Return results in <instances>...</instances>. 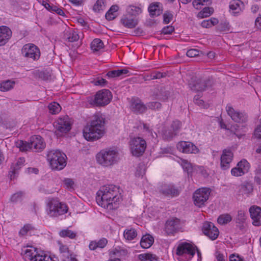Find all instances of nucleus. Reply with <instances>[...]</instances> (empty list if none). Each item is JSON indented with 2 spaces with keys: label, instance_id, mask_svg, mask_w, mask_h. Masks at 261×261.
I'll use <instances>...</instances> for the list:
<instances>
[{
  "label": "nucleus",
  "instance_id": "f257e3e1",
  "mask_svg": "<svg viewBox=\"0 0 261 261\" xmlns=\"http://www.w3.org/2000/svg\"><path fill=\"white\" fill-rule=\"evenodd\" d=\"M121 198L119 187L114 185L102 186L97 192V203L108 210L117 208Z\"/></svg>",
  "mask_w": 261,
  "mask_h": 261
},
{
  "label": "nucleus",
  "instance_id": "f03ea898",
  "mask_svg": "<svg viewBox=\"0 0 261 261\" xmlns=\"http://www.w3.org/2000/svg\"><path fill=\"white\" fill-rule=\"evenodd\" d=\"M106 119L102 114L94 115L89 124L83 130L85 139L93 141L101 138L105 133Z\"/></svg>",
  "mask_w": 261,
  "mask_h": 261
},
{
  "label": "nucleus",
  "instance_id": "7ed1b4c3",
  "mask_svg": "<svg viewBox=\"0 0 261 261\" xmlns=\"http://www.w3.org/2000/svg\"><path fill=\"white\" fill-rule=\"evenodd\" d=\"M97 163L103 167H110L117 164L119 160V152L116 149L101 150L97 154Z\"/></svg>",
  "mask_w": 261,
  "mask_h": 261
},
{
  "label": "nucleus",
  "instance_id": "20e7f679",
  "mask_svg": "<svg viewBox=\"0 0 261 261\" xmlns=\"http://www.w3.org/2000/svg\"><path fill=\"white\" fill-rule=\"evenodd\" d=\"M15 146L21 151L31 149L35 152H40L45 148V143L41 136L37 135L31 137L30 143L18 140L16 142Z\"/></svg>",
  "mask_w": 261,
  "mask_h": 261
},
{
  "label": "nucleus",
  "instance_id": "39448f33",
  "mask_svg": "<svg viewBox=\"0 0 261 261\" xmlns=\"http://www.w3.org/2000/svg\"><path fill=\"white\" fill-rule=\"evenodd\" d=\"M66 154L59 150L49 151L47 154V159L53 169L61 170L66 165Z\"/></svg>",
  "mask_w": 261,
  "mask_h": 261
},
{
  "label": "nucleus",
  "instance_id": "423d86ee",
  "mask_svg": "<svg viewBox=\"0 0 261 261\" xmlns=\"http://www.w3.org/2000/svg\"><path fill=\"white\" fill-rule=\"evenodd\" d=\"M67 211V205L56 199H52L47 203L46 212L50 217H58L66 213Z\"/></svg>",
  "mask_w": 261,
  "mask_h": 261
},
{
  "label": "nucleus",
  "instance_id": "0eeeda50",
  "mask_svg": "<svg viewBox=\"0 0 261 261\" xmlns=\"http://www.w3.org/2000/svg\"><path fill=\"white\" fill-rule=\"evenodd\" d=\"M112 98V95L110 90L103 89L98 91L94 98H91L89 103L95 107H104L108 105Z\"/></svg>",
  "mask_w": 261,
  "mask_h": 261
},
{
  "label": "nucleus",
  "instance_id": "6e6552de",
  "mask_svg": "<svg viewBox=\"0 0 261 261\" xmlns=\"http://www.w3.org/2000/svg\"><path fill=\"white\" fill-rule=\"evenodd\" d=\"M129 146L133 155L139 156L144 152L146 148V142L141 137H135L130 140Z\"/></svg>",
  "mask_w": 261,
  "mask_h": 261
},
{
  "label": "nucleus",
  "instance_id": "1a4fd4ad",
  "mask_svg": "<svg viewBox=\"0 0 261 261\" xmlns=\"http://www.w3.org/2000/svg\"><path fill=\"white\" fill-rule=\"evenodd\" d=\"M211 190L209 188H202L197 190L194 193L193 198L195 205L201 207L208 199Z\"/></svg>",
  "mask_w": 261,
  "mask_h": 261
},
{
  "label": "nucleus",
  "instance_id": "9d476101",
  "mask_svg": "<svg viewBox=\"0 0 261 261\" xmlns=\"http://www.w3.org/2000/svg\"><path fill=\"white\" fill-rule=\"evenodd\" d=\"M23 57L34 61L37 60L40 57L39 49L33 44H27L21 49Z\"/></svg>",
  "mask_w": 261,
  "mask_h": 261
},
{
  "label": "nucleus",
  "instance_id": "9b49d317",
  "mask_svg": "<svg viewBox=\"0 0 261 261\" xmlns=\"http://www.w3.org/2000/svg\"><path fill=\"white\" fill-rule=\"evenodd\" d=\"M196 79V77L192 78L189 84L190 88L193 91H202L211 85L212 82L209 79Z\"/></svg>",
  "mask_w": 261,
  "mask_h": 261
},
{
  "label": "nucleus",
  "instance_id": "f8f14e48",
  "mask_svg": "<svg viewBox=\"0 0 261 261\" xmlns=\"http://www.w3.org/2000/svg\"><path fill=\"white\" fill-rule=\"evenodd\" d=\"M227 114L231 119L237 123H245L248 120V116L244 112L235 110L231 106L227 105L226 107Z\"/></svg>",
  "mask_w": 261,
  "mask_h": 261
},
{
  "label": "nucleus",
  "instance_id": "ddd939ff",
  "mask_svg": "<svg viewBox=\"0 0 261 261\" xmlns=\"http://www.w3.org/2000/svg\"><path fill=\"white\" fill-rule=\"evenodd\" d=\"M195 253V248L190 243L184 242L179 244L176 249V254L179 256L191 258Z\"/></svg>",
  "mask_w": 261,
  "mask_h": 261
},
{
  "label": "nucleus",
  "instance_id": "4468645a",
  "mask_svg": "<svg viewBox=\"0 0 261 261\" xmlns=\"http://www.w3.org/2000/svg\"><path fill=\"white\" fill-rule=\"evenodd\" d=\"M159 192L164 196L174 197L178 196L180 192L179 189L172 184H164L159 189Z\"/></svg>",
  "mask_w": 261,
  "mask_h": 261
},
{
  "label": "nucleus",
  "instance_id": "2eb2a0df",
  "mask_svg": "<svg viewBox=\"0 0 261 261\" xmlns=\"http://www.w3.org/2000/svg\"><path fill=\"white\" fill-rule=\"evenodd\" d=\"M203 233L212 240H216L219 234L218 229L212 222H206L202 226Z\"/></svg>",
  "mask_w": 261,
  "mask_h": 261
},
{
  "label": "nucleus",
  "instance_id": "dca6fc26",
  "mask_svg": "<svg viewBox=\"0 0 261 261\" xmlns=\"http://www.w3.org/2000/svg\"><path fill=\"white\" fill-rule=\"evenodd\" d=\"M177 149L185 153H197L199 149L193 143L189 141H180L177 144Z\"/></svg>",
  "mask_w": 261,
  "mask_h": 261
},
{
  "label": "nucleus",
  "instance_id": "f3484780",
  "mask_svg": "<svg viewBox=\"0 0 261 261\" xmlns=\"http://www.w3.org/2000/svg\"><path fill=\"white\" fill-rule=\"evenodd\" d=\"M57 129L63 133H66L71 129V123L69 118L66 116L59 118L55 123Z\"/></svg>",
  "mask_w": 261,
  "mask_h": 261
},
{
  "label": "nucleus",
  "instance_id": "a211bd4d",
  "mask_svg": "<svg viewBox=\"0 0 261 261\" xmlns=\"http://www.w3.org/2000/svg\"><path fill=\"white\" fill-rule=\"evenodd\" d=\"M233 154L230 149H224L221 156V167L223 170H226L230 167V163L232 160Z\"/></svg>",
  "mask_w": 261,
  "mask_h": 261
},
{
  "label": "nucleus",
  "instance_id": "6ab92c4d",
  "mask_svg": "<svg viewBox=\"0 0 261 261\" xmlns=\"http://www.w3.org/2000/svg\"><path fill=\"white\" fill-rule=\"evenodd\" d=\"M252 224L256 226L261 225V208L257 206L253 205L249 208Z\"/></svg>",
  "mask_w": 261,
  "mask_h": 261
},
{
  "label": "nucleus",
  "instance_id": "aec40b11",
  "mask_svg": "<svg viewBox=\"0 0 261 261\" xmlns=\"http://www.w3.org/2000/svg\"><path fill=\"white\" fill-rule=\"evenodd\" d=\"M12 32L11 29L5 25L0 26V46L5 45L11 38Z\"/></svg>",
  "mask_w": 261,
  "mask_h": 261
},
{
  "label": "nucleus",
  "instance_id": "412c9836",
  "mask_svg": "<svg viewBox=\"0 0 261 261\" xmlns=\"http://www.w3.org/2000/svg\"><path fill=\"white\" fill-rule=\"evenodd\" d=\"M179 228L180 220L178 219H172L166 222L165 230L168 234L173 233Z\"/></svg>",
  "mask_w": 261,
  "mask_h": 261
},
{
  "label": "nucleus",
  "instance_id": "4be33fe9",
  "mask_svg": "<svg viewBox=\"0 0 261 261\" xmlns=\"http://www.w3.org/2000/svg\"><path fill=\"white\" fill-rule=\"evenodd\" d=\"M131 110L136 114H141L144 112L147 107L140 99H135L132 101L130 105Z\"/></svg>",
  "mask_w": 261,
  "mask_h": 261
},
{
  "label": "nucleus",
  "instance_id": "5701e85b",
  "mask_svg": "<svg viewBox=\"0 0 261 261\" xmlns=\"http://www.w3.org/2000/svg\"><path fill=\"white\" fill-rule=\"evenodd\" d=\"M244 3L240 0H234L229 4L230 11L233 15H237L244 9Z\"/></svg>",
  "mask_w": 261,
  "mask_h": 261
},
{
  "label": "nucleus",
  "instance_id": "b1692460",
  "mask_svg": "<svg viewBox=\"0 0 261 261\" xmlns=\"http://www.w3.org/2000/svg\"><path fill=\"white\" fill-rule=\"evenodd\" d=\"M79 38L78 34L72 29L68 28L64 32L63 38L68 42L77 41Z\"/></svg>",
  "mask_w": 261,
  "mask_h": 261
},
{
  "label": "nucleus",
  "instance_id": "393cba45",
  "mask_svg": "<svg viewBox=\"0 0 261 261\" xmlns=\"http://www.w3.org/2000/svg\"><path fill=\"white\" fill-rule=\"evenodd\" d=\"M252 184L248 182H245L239 187V190L238 193L240 195L246 196L248 197L252 192Z\"/></svg>",
  "mask_w": 261,
  "mask_h": 261
},
{
  "label": "nucleus",
  "instance_id": "a878e982",
  "mask_svg": "<svg viewBox=\"0 0 261 261\" xmlns=\"http://www.w3.org/2000/svg\"><path fill=\"white\" fill-rule=\"evenodd\" d=\"M24 257L26 260L32 261L35 256L39 253L36 248L32 246L27 247L23 250Z\"/></svg>",
  "mask_w": 261,
  "mask_h": 261
},
{
  "label": "nucleus",
  "instance_id": "bb28decb",
  "mask_svg": "<svg viewBox=\"0 0 261 261\" xmlns=\"http://www.w3.org/2000/svg\"><path fill=\"white\" fill-rule=\"evenodd\" d=\"M120 21L125 27L129 29H133L135 28L138 23L137 19L128 18L125 16H124L122 17Z\"/></svg>",
  "mask_w": 261,
  "mask_h": 261
},
{
  "label": "nucleus",
  "instance_id": "cd10ccee",
  "mask_svg": "<svg viewBox=\"0 0 261 261\" xmlns=\"http://www.w3.org/2000/svg\"><path fill=\"white\" fill-rule=\"evenodd\" d=\"M154 242L153 238L149 234L143 236L140 241L141 246L143 248H149Z\"/></svg>",
  "mask_w": 261,
  "mask_h": 261
},
{
  "label": "nucleus",
  "instance_id": "c85d7f7f",
  "mask_svg": "<svg viewBox=\"0 0 261 261\" xmlns=\"http://www.w3.org/2000/svg\"><path fill=\"white\" fill-rule=\"evenodd\" d=\"M148 11L152 16H159L162 13V10L160 8V3H156L151 4L148 7Z\"/></svg>",
  "mask_w": 261,
  "mask_h": 261
},
{
  "label": "nucleus",
  "instance_id": "c756f323",
  "mask_svg": "<svg viewBox=\"0 0 261 261\" xmlns=\"http://www.w3.org/2000/svg\"><path fill=\"white\" fill-rule=\"evenodd\" d=\"M219 124L221 128L225 129H230L231 132L235 134L238 138H241L244 134L239 133L238 131L239 126L237 124L232 125L230 128L227 127V125L225 123L221 120L219 122Z\"/></svg>",
  "mask_w": 261,
  "mask_h": 261
},
{
  "label": "nucleus",
  "instance_id": "7c9ffc66",
  "mask_svg": "<svg viewBox=\"0 0 261 261\" xmlns=\"http://www.w3.org/2000/svg\"><path fill=\"white\" fill-rule=\"evenodd\" d=\"M15 82L14 81L6 80L0 83V90L3 92L9 91L13 88Z\"/></svg>",
  "mask_w": 261,
  "mask_h": 261
},
{
  "label": "nucleus",
  "instance_id": "2f4dec72",
  "mask_svg": "<svg viewBox=\"0 0 261 261\" xmlns=\"http://www.w3.org/2000/svg\"><path fill=\"white\" fill-rule=\"evenodd\" d=\"M103 47V42L98 38L94 39L91 43V48L94 52L100 50Z\"/></svg>",
  "mask_w": 261,
  "mask_h": 261
},
{
  "label": "nucleus",
  "instance_id": "473e14b6",
  "mask_svg": "<svg viewBox=\"0 0 261 261\" xmlns=\"http://www.w3.org/2000/svg\"><path fill=\"white\" fill-rule=\"evenodd\" d=\"M118 10V6L117 5L112 6L110 10L106 14V18L108 20H112L116 17V13Z\"/></svg>",
  "mask_w": 261,
  "mask_h": 261
},
{
  "label": "nucleus",
  "instance_id": "72a5a7b5",
  "mask_svg": "<svg viewBox=\"0 0 261 261\" xmlns=\"http://www.w3.org/2000/svg\"><path fill=\"white\" fill-rule=\"evenodd\" d=\"M137 236L136 230L134 228L126 229L123 232L124 238L128 241L134 239Z\"/></svg>",
  "mask_w": 261,
  "mask_h": 261
},
{
  "label": "nucleus",
  "instance_id": "f704fd0d",
  "mask_svg": "<svg viewBox=\"0 0 261 261\" xmlns=\"http://www.w3.org/2000/svg\"><path fill=\"white\" fill-rule=\"evenodd\" d=\"M128 70L126 69H121L116 70H111L107 73V75L109 77H116L120 76L123 74L128 73Z\"/></svg>",
  "mask_w": 261,
  "mask_h": 261
},
{
  "label": "nucleus",
  "instance_id": "c9c22d12",
  "mask_svg": "<svg viewBox=\"0 0 261 261\" xmlns=\"http://www.w3.org/2000/svg\"><path fill=\"white\" fill-rule=\"evenodd\" d=\"M138 258L141 261H158L156 256L150 253L141 254Z\"/></svg>",
  "mask_w": 261,
  "mask_h": 261
},
{
  "label": "nucleus",
  "instance_id": "e433bc0d",
  "mask_svg": "<svg viewBox=\"0 0 261 261\" xmlns=\"http://www.w3.org/2000/svg\"><path fill=\"white\" fill-rule=\"evenodd\" d=\"M232 220L231 216L228 214H222L218 218L217 222L221 225L226 224Z\"/></svg>",
  "mask_w": 261,
  "mask_h": 261
},
{
  "label": "nucleus",
  "instance_id": "4c0bfd02",
  "mask_svg": "<svg viewBox=\"0 0 261 261\" xmlns=\"http://www.w3.org/2000/svg\"><path fill=\"white\" fill-rule=\"evenodd\" d=\"M126 12L132 16H137L142 13V10L139 7L131 5L127 8Z\"/></svg>",
  "mask_w": 261,
  "mask_h": 261
},
{
  "label": "nucleus",
  "instance_id": "58836bf2",
  "mask_svg": "<svg viewBox=\"0 0 261 261\" xmlns=\"http://www.w3.org/2000/svg\"><path fill=\"white\" fill-rule=\"evenodd\" d=\"M49 113L52 114L58 113L61 110L60 105L56 102H53L49 104L48 106Z\"/></svg>",
  "mask_w": 261,
  "mask_h": 261
},
{
  "label": "nucleus",
  "instance_id": "ea45409f",
  "mask_svg": "<svg viewBox=\"0 0 261 261\" xmlns=\"http://www.w3.org/2000/svg\"><path fill=\"white\" fill-rule=\"evenodd\" d=\"M176 133L170 128L163 130V137L165 140H170L176 136Z\"/></svg>",
  "mask_w": 261,
  "mask_h": 261
},
{
  "label": "nucleus",
  "instance_id": "a19ab883",
  "mask_svg": "<svg viewBox=\"0 0 261 261\" xmlns=\"http://www.w3.org/2000/svg\"><path fill=\"white\" fill-rule=\"evenodd\" d=\"M211 4L210 0H194L193 2V5L196 9H200L201 6H207Z\"/></svg>",
  "mask_w": 261,
  "mask_h": 261
},
{
  "label": "nucleus",
  "instance_id": "79ce46f5",
  "mask_svg": "<svg viewBox=\"0 0 261 261\" xmlns=\"http://www.w3.org/2000/svg\"><path fill=\"white\" fill-rule=\"evenodd\" d=\"M237 167L240 169H242V171L245 173H247L250 168L249 164L246 160H243L239 162L237 164Z\"/></svg>",
  "mask_w": 261,
  "mask_h": 261
},
{
  "label": "nucleus",
  "instance_id": "37998d69",
  "mask_svg": "<svg viewBox=\"0 0 261 261\" xmlns=\"http://www.w3.org/2000/svg\"><path fill=\"white\" fill-rule=\"evenodd\" d=\"M213 11L212 8L206 7L198 13V16L201 18L207 17L213 13Z\"/></svg>",
  "mask_w": 261,
  "mask_h": 261
},
{
  "label": "nucleus",
  "instance_id": "c03bdc74",
  "mask_svg": "<svg viewBox=\"0 0 261 261\" xmlns=\"http://www.w3.org/2000/svg\"><path fill=\"white\" fill-rule=\"evenodd\" d=\"M166 74L165 73H162L160 72H152L150 75H147L145 79V80L160 79L162 77H165Z\"/></svg>",
  "mask_w": 261,
  "mask_h": 261
},
{
  "label": "nucleus",
  "instance_id": "a18cd8bd",
  "mask_svg": "<svg viewBox=\"0 0 261 261\" xmlns=\"http://www.w3.org/2000/svg\"><path fill=\"white\" fill-rule=\"evenodd\" d=\"M246 219L245 212L242 210L239 211L236 217V222L237 223L243 224Z\"/></svg>",
  "mask_w": 261,
  "mask_h": 261
},
{
  "label": "nucleus",
  "instance_id": "49530a36",
  "mask_svg": "<svg viewBox=\"0 0 261 261\" xmlns=\"http://www.w3.org/2000/svg\"><path fill=\"white\" fill-rule=\"evenodd\" d=\"M24 162V159L20 158L17 160L15 164L13 165L11 168L13 169V173H15L16 171L19 170L23 165Z\"/></svg>",
  "mask_w": 261,
  "mask_h": 261
},
{
  "label": "nucleus",
  "instance_id": "de8ad7c7",
  "mask_svg": "<svg viewBox=\"0 0 261 261\" xmlns=\"http://www.w3.org/2000/svg\"><path fill=\"white\" fill-rule=\"evenodd\" d=\"M24 194L22 192H18L14 194L10 198V201L13 203H16L22 200Z\"/></svg>",
  "mask_w": 261,
  "mask_h": 261
},
{
  "label": "nucleus",
  "instance_id": "09e8293b",
  "mask_svg": "<svg viewBox=\"0 0 261 261\" xmlns=\"http://www.w3.org/2000/svg\"><path fill=\"white\" fill-rule=\"evenodd\" d=\"M59 250L61 254V258L69 256V255L71 254L69 252L68 248L66 245H64L63 244H60Z\"/></svg>",
  "mask_w": 261,
  "mask_h": 261
},
{
  "label": "nucleus",
  "instance_id": "8fccbe9b",
  "mask_svg": "<svg viewBox=\"0 0 261 261\" xmlns=\"http://www.w3.org/2000/svg\"><path fill=\"white\" fill-rule=\"evenodd\" d=\"M104 7L103 0H97L93 6V9L95 12H99V11L103 10Z\"/></svg>",
  "mask_w": 261,
  "mask_h": 261
},
{
  "label": "nucleus",
  "instance_id": "3c124183",
  "mask_svg": "<svg viewBox=\"0 0 261 261\" xmlns=\"http://www.w3.org/2000/svg\"><path fill=\"white\" fill-rule=\"evenodd\" d=\"M181 165L183 169L187 172L188 174L192 173L193 168L191 163H189L187 161L183 160L181 163Z\"/></svg>",
  "mask_w": 261,
  "mask_h": 261
},
{
  "label": "nucleus",
  "instance_id": "603ef678",
  "mask_svg": "<svg viewBox=\"0 0 261 261\" xmlns=\"http://www.w3.org/2000/svg\"><path fill=\"white\" fill-rule=\"evenodd\" d=\"M181 123L179 121L175 120L173 121L170 128L177 135L181 127Z\"/></svg>",
  "mask_w": 261,
  "mask_h": 261
},
{
  "label": "nucleus",
  "instance_id": "864d4df0",
  "mask_svg": "<svg viewBox=\"0 0 261 261\" xmlns=\"http://www.w3.org/2000/svg\"><path fill=\"white\" fill-rule=\"evenodd\" d=\"M60 235L63 237H69L71 239L75 238L76 234L73 231L70 230H63L60 231Z\"/></svg>",
  "mask_w": 261,
  "mask_h": 261
},
{
  "label": "nucleus",
  "instance_id": "5fc2aeb1",
  "mask_svg": "<svg viewBox=\"0 0 261 261\" xmlns=\"http://www.w3.org/2000/svg\"><path fill=\"white\" fill-rule=\"evenodd\" d=\"M145 168L143 164H140L137 169L135 173L136 176H142L145 174Z\"/></svg>",
  "mask_w": 261,
  "mask_h": 261
},
{
  "label": "nucleus",
  "instance_id": "6e6d98bb",
  "mask_svg": "<svg viewBox=\"0 0 261 261\" xmlns=\"http://www.w3.org/2000/svg\"><path fill=\"white\" fill-rule=\"evenodd\" d=\"M163 18L164 23L165 24H168L172 20L173 15L171 12L166 11L164 14Z\"/></svg>",
  "mask_w": 261,
  "mask_h": 261
},
{
  "label": "nucleus",
  "instance_id": "4d7b16f0",
  "mask_svg": "<svg viewBox=\"0 0 261 261\" xmlns=\"http://www.w3.org/2000/svg\"><path fill=\"white\" fill-rule=\"evenodd\" d=\"M200 51L197 49H190L187 52V56L190 58H193L199 55Z\"/></svg>",
  "mask_w": 261,
  "mask_h": 261
},
{
  "label": "nucleus",
  "instance_id": "13d9d810",
  "mask_svg": "<svg viewBox=\"0 0 261 261\" xmlns=\"http://www.w3.org/2000/svg\"><path fill=\"white\" fill-rule=\"evenodd\" d=\"M231 173V174L234 176H241L245 174L242 171V169H240L238 167L232 168Z\"/></svg>",
  "mask_w": 261,
  "mask_h": 261
},
{
  "label": "nucleus",
  "instance_id": "bf43d9fd",
  "mask_svg": "<svg viewBox=\"0 0 261 261\" xmlns=\"http://www.w3.org/2000/svg\"><path fill=\"white\" fill-rule=\"evenodd\" d=\"M147 106L148 108L151 109L155 110L159 109L161 107V104L159 102L154 101V102H150L147 104Z\"/></svg>",
  "mask_w": 261,
  "mask_h": 261
},
{
  "label": "nucleus",
  "instance_id": "052dcab7",
  "mask_svg": "<svg viewBox=\"0 0 261 261\" xmlns=\"http://www.w3.org/2000/svg\"><path fill=\"white\" fill-rule=\"evenodd\" d=\"M111 253L117 257H120L122 255H125L126 252L125 250L115 248L113 251H111Z\"/></svg>",
  "mask_w": 261,
  "mask_h": 261
},
{
  "label": "nucleus",
  "instance_id": "680f3d73",
  "mask_svg": "<svg viewBox=\"0 0 261 261\" xmlns=\"http://www.w3.org/2000/svg\"><path fill=\"white\" fill-rule=\"evenodd\" d=\"M39 76L43 80H48L50 78L51 75L49 72L44 71L40 72L39 74Z\"/></svg>",
  "mask_w": 261,
  "mask_h": 261
},
{
  "label": "nucleus",
  "instance_id": "e2e57ef3",
  "mask_svg": "<svg viewBox=\"0 0 261 261\" xmlns=\"http://www.w3.org/2000/svg\"><path fill=\"white\" fill-rule=\"evenodd\" d=\"M32 228V226L30 224L25 225L23 228H22L19 231V234L21 236H24L28 232V231Z\"/></svg>",
  "mask_w": 261,
  "mask_h": 261
},
{
  "label": "nucleus",
  "instance_id": "0e129e2a",
  "mask_svg": "<svg viewBox=\"0 0 261 261\" xmlns=\"http://www.w3.org/2000/svg\"><path fill=\"white\" fill-rule=\"evenodd\" d=\"M174 30L173 27L169 25L164 28L162 30V33L164 34H170Z\"/></svg>",
  "mask_w": 261,
  "mask_h": 261
},
{
  "label": "nucleus",
  "instance_id": "69168bd1",
  "mask_svg": "<svg viewBox=\"0 0 261 261\" xmlns=\"http://www.w3.org/2000/svg\"><path fill=\"white\" fill-rule=\"evenodd\" d=\"M107 84V81L103 78H98L94 81V85L96 86H105Z\"/></svg>",
  "mask_w": 261,
  "mask_h": 261
},
{
  "label": "nucleus",
  "instance_id": "338daca9",
  "mask_svg": "<svg viewBox=\"0 0 261 261\" xmlns=\"http://www.w3.org/2000/svg\"><path fill=\"white\" fill-rule=\"evenodd\" d=\"M64 184L67 188H73L74 182L72 179L70 178H65L64 181Z\"/></svg>",
  "mask_w": 261,
  "mask_h": 261
},
{
  "label": "nucleus",
  "instance_id": "774afa93",
  "mask_svg": "<svg viewBox=\"0 0 261 261\" xmlns=\"http://www.w3.org/2000/svg\"><path fill=\"white\" fill-rule=\"evenodd\" d=\"M62 261H77V259L72 254H70L69 256L63 257Z\"/></svg>",
  "mask_w": 261,
  "mask_h": 261
}]
</instances>
